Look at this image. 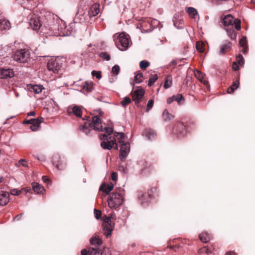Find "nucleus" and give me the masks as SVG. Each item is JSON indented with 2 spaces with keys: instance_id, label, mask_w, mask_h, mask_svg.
<instances>
[{
  "instance_id": "obj_1",
  "label": "nucleus",
  "mask_w": 255,
  "mask_h": 255,
  "mask_svg": "<svg viewBox=\"0 0 255 255\" xmlns=\"http://www.w3.org/2000/svg\"><path fill=\"white\" fill-rule=\"evenodd\" d=\"M52 20H47L46 23H42L40 17L33 14L30 19L29 24L33 30L38 31L40 28L44 32H46L49 35L55 34L51 31L56 30L57 24H51Z\"/></svg>"
},
{
  "instance_id": "obj_2",
  "label": "nucleus",
  "mask_w": 255,
  "mask_h": 255,
  "mask_svg": "<svg viewBox=\"0 0 255 255\" xmlns=\"http://www.w3.org/2000/svg\"><path fill=\"white\" fill-rule=\"evenodd\" d=\"M104 130L106 134H101L100 138L102 140L101 142V147L104 149L110 150L113 147L115 150H118V145L116 142V139L114 137L110 136V134L113 132L112 127H106Z\"/></svg>"
},
{
  "instance_id": "obj_3",
  "label": "nucleus",
  "mask_w": 255,
  "mask_h": 255,
  "mask_svg": "<svg viewBox=\"0 0 255 255\" xmlns=\"http://www.w3.org/2000/svg\"><path fill=\"white\" fill-rule=\"evenodd\" d=\"M91 129L101 131L103 130L102 126L101 120L98 116H94L92 118V121L89 120L85 122L82 126V130L83 132L87 135L90 133Z\"/></svg>"
},
{
  "instance_id": "obj_4",
  "label": "nucleus",
  "mask_w": 255,
  "mask_h": 255,
  "mask_svg": "<svg viewBox=\"0 0 255 255\" xmlns=\"http://www.w3.org/2000/svg\"><path fill=\"white\" fill-rule=\"evenodd\" d=\"M124 192L119 189L112 193L108 198V204L111 209H117L119 207L124 201Z\"/></svg>"
},
{
  "instance_id": "obj_5",
  "label": "nucleus",
  "mask_w": 255,
  "mask_h": 255,
  "mask_svg": "<svg viewBox=\"0 0 255 255\" xmlns=\"http://www.w3.org/2000/svg\"><path fill=\"white\" fill-rule=\"evenodd\" d=\"M30 50L27 48L20 49L14 52L12 58L13 60L19 63H28L30 60Z\"/></svg>"
},
{
  "instance_id": "obj_6",
  "label": "nucleus",
  "mask_w": 255,
  "mask_h": 255,
  "mask_svg": "<svg viewBox=\"0 0 255 255\" xmlns=\"http://www.w3.org/2000/svg\"><path fill=\"white\" fill-rule=\"evenodd\" d=\"M114 40L119 50L123 51L128 49L129 45V41L125 33H120L116 38V35H114Z\"/></svg>"
},
{
  "instance_id": "obj_7",
  "label": "nucleus",
  "mask_w": 255,
  "mask_h": 255,
  "mask_svg": "<svg viewBox=\"0 0 255 255\" xmlns=\"http://www.w3.org/2000/svg\"><path fill=\"white\" fill-rule=\"evenodd\" d=\"M223 21L225 26H227V27H232L234 26L233 25L235 24V27L236 30H240L241 28L240 20L238 18L234 19L231 14H228L225 16L223 19Z\"/></svg>"
},
{
  "instance_id": "obj_8",
  "label": "nucleus",
  "mask_w": 255,
  "mask_h": 255,
  "mask_svg": "<svg viewBox=\"0 0 255 255\" xmlns=\"http://www.w3.org/2000/svg\"><path fill=\"white\" fill-rule=\"evenodd\" d=\"M53 164L59 170H63L66 167V160L64 157H61L58 155H55L52 158Z\"/></svg>"
},
{
  "instance_id": "obj_9",
  "label": "nucleus",
  "mask_w": 255,
  "mask_h": 255,
  "mask_svg": "<svg viewBox=\"0 0 255 255\" xmlns=\"http://www.w3.org/2000/svg\"><path fill=\"white\" fill-rule=\"evenodd\" d=\"M42 122L43 118L39 117L37 119H32L28 120H25L23 122V123L30 125V129L32 131H36L39 128L40 124Z\"/></svg>"
},
{
  "instance_id": "obj_10",
  "label": "nucleus",
  "mask_w": 255,
  "mask_h": 255,
  "mask_svg": "<svg viewBox=\"0 0 255 255\" xmlns=\"http://www.w3.org/2000/svg\"><path fill=\"white\" fill-rule=\"evenodd\" d=\"M130 151V144L128 142L121 144L120 150V158L122 161H124L128 155Z\"/></svg>"
},
{
  "instance_id": "obj_11",
  "label": "nucleus",
  "mask_w": 255,
  "mask_h": 255,
  "mask_svg": "<svg viewBox=\"0 0 255 255\" xmlns=\"http://www.w3.org/2000/svg\"><path fill=\"white\" fill-rule=\"evenodd\" d=\"M144 94V90L141 88L134 91L132 94V99L136 105H137L142 100Z\"/></svg>"
},
{
  "instance_id": "obj_12",
  "label": "nucleus",
  "mask_w": 255,
  "mask_h": 255,
  "mask_svg": "<svg viewBox=\"0 0 255 255\" xmlns=\"http://www.w3.org/2000/svg\"><path fill=\"white\" fill-rule=\"evenodd\" d=\"M9 193L4 191H0V205L5 206L9 202Z\"/></svg>"
},
{
  "instance_id": "obj_13",
  "label": "nucleus",
  "mask_w": 255,
  "mask_h": 255,
  "mask_svg": "<svg viewBox=\"0 0 255 255\" xmlns=\"http://www.w3.org/2000/svg\"><path fill=\"white\" fill-rule=\"evenodd\" d=\"M14 76V72L12 69H3L0 71V78H11Z\"/></svg>"
},
{
  "instance_id": "obj_14",
  "label": "nucleus",
  "mask_w": 255,
  "mask_h": 255,
  "mask_svg": "<svg viewBox=\"0 0 255 255\" xmlns=\"http://www.w3.org/2000/svg\"><path fill=\"white\" fill-rule=\"evenodd\" d=\"M232 47V43L228 41H225L221 46L219 54L224 55L229 51Z\"/></svg>"
},
{
  "instance_id": "obj_15",
  "label": "nucleus",
  "mask_w": 255,
  "mask_h": 255,
  "mask_svg": "<svg viewBox=\"0 0 255 255\" xmlns=\"http://www.w3.org/2000/svg\"><path fill=\"white\" fill-rule=\"evenodd\" d=\"M100 12V4L94 3L91 5L88 12L89 15L93 17L97 15Z\"/></svg>"
},
{
  "instance_id": "obj_16",
  "label": "nucleus",
  "mask_w": 255,
  "mask_h": 255,
  "mask_svg": "<svg viewBox=\"0 0 255 255\" xmlns=\"http://www.w3.org/2000/svg\"><path fill=\"white\" fill-rule=\"evenodd\" d=\"M47 68L49 71L56 73L59 67L58 63L55 60H50L47 63Z\"/></svg>"
},
{
  "instance_id": "obj_17",
  "label": "nucleus",
  "mask_w": 255,
  "mask_h": 255,
  "mask_svg": "<svg viewBox=\"0 0 255 255\" xmlns=\"http://www.w3.org/2000/svg\"><path fill=\"white\" fill-rule=\"evenodd\" d=\"M113 188L114 185L112 183L108 184L107 185L105 183H103L100 186V190L104 192L106 194H109L113 189Z\"/></svg>"
},
{
  "instance_id": "obj_18",
  "label": "nucleus",
  "mask_w": 255,
  "mask_h": 255,
  "mask_svg": "<svg viewBox=\"0 0 255 255\" xmlns=\"http://www.w3.org/2000/svg\"><path fill=\"white\" fill-rule=\"evenodd\" d=\"M10 27V23L8 20L0 17V31L9 29Z\"/></svg>"
},
{
  "instance_id": "obj_19",
  "label": "nucleus",
  "mask_w": 255,
  "mask_h": 255,
  "mask_svg": "<svg viewBox=\"0 0 255 255\" xmlns=\"http://www.w3.org/2000/svg\"><path fill=\"white\" fill-rule=\"evenodd\" d=\"M104 234L107 237H109L111 235V232L113 230L114 226L111 224H103Z\"/></svg>"
},
{
  "instance_id": "obj_20",
  "label": "nucleus",
  "mask_w": 255,
  "mask_h": 255,
  "mask_svg": "<svg viewBox=\"0 0 255 255\" xmlns=\"http://www.w3.org/2000/svg\"><path fill=\"white\" fill-rule=\"evenodd\" d=\"M235 29V27L234 26L232 27H229L226 28L227 34L232 40H236L237 37V33Z\"/></svg>"
},
{
  "instance_id": "obj_21",
  "label": "nucleus",
  "mask_w": 255,
  "mask_h": 255,
  "mask_svg": "<svg viewBox=\"0 0 255 255\" xmlns=\"http://www.w3.org/2000/svg\"><path fill=\"white\" fill-rule=\"evenodd\" d=\"M32 186L33 191L37 194H43L45 192L44 187L37 183H33Z\"/></svg>"
},
{
  "instance_id": "obj_22",
  "label": "nucleus",
  "mask_w": 255,
  "mask_h": 255,
  "mask_svg": "<svg viewBox=\"0 0 255 255\" xmlns=\"http://www.w3.org/2000/svg\"><path fill=\"white\" fill-rule=\"evenodd\" d=\"M239 44L241 47H242V51L244 54H245L247 52V41L246 37H242L240 41Z\"/></svg>"
},
{
  "instance_id": "obj_23",
  "label": "nucleus",
  "mask_w": 255,
  "mask_h": 255,
  "mask_svg": "<svg viewBox=\"0 0 255 255\" xmlns=\"http://www.w3.org/2000/svg\"><path fill=\"white\" fill-rule=\"evenodd\" d=\"M114 137H116L118 142L121 144L126 143L124 141L125 134L123 132H115L114 133Z\"/></svg>"
},
{
  "instance_id": "obj_24",
  "label": "nucleus",
  "mask_w": 255,
  "mask_h": 255,
  "mask_svg": "<svg viewBox=\"0 0 255 255\" xmlns=\"http://www.w3.org/2000/svg\"><path fill=\"white\" fill-rule=\"evenodd\" d=\"M148 139L153 138L156 135V132L151 129H146L143 133Z\"/></svg>"
},
{
  "instance_id": "obj_25",
  "label": "nucleus",
  "mask_w": 255,
  "mask_h": 255,
  "mask_svg": "<svg viewBox=\"0 0 255 255\" xmlns=\"http://www.w3.org/2000/svg\"><path fill=\"white\" fill-rule=\"evenodd\" d=\"M195 76L202 82L205 85H207L208 84V82L204 79V75L199 70H196L194 72Z\"/></svg>"
},
{
  "instance_id": "obj_26",
  "label": "nucleus",
  "mask_w": 255,
  "mask_h": 255,
  "mask_svg": "<svg viewBox=\"0 0 255 255\" xmlns=\"http://www.w3.org/2000/svg\"><path fill=\"white\" fill-rule=\"evenodd\" d=\"M199 237L201 241L204 243L209 241L211 239L210 235L206 232L200 234Z\"/></svg>"
},
{
  "instance_id": "obj_27",
  "label": "nucleus",
  "mask_w": 255,
  "mask_h": 255,
  "mask_svg": "<svg viewBox=\"0 0 255 255\" xmlns=\"http://www.w3.org/2000/svg\"><path fill=\"white\" fill-rule=\"evenodd\" d=\"M186 9V11L190 17L191 18H195V15L197 14V10L192 7H187Z\"/></svg>"
},
{
  "instance_id": "obj_28",
  "label": "nucleus",
  "mask_w": 255,
  "mask_h": 255,
  "mask_svg": "<svg viewBox=\"0 0 255 255\" xmlns=\"http://www.w3.org/2000/svg\"><path fill=\"white\" fill-rule=\"evenodd\" d=\"M172 84V78L171 75H168L166 77V79L165 80L164 84V88L165 89H168L170 88Z\"/></svg>"
},
{
  "instance_id": "obj_29",
  "label": "nucleus",
  "mask_w": 255,
  "mask_h": 255,
  "mask_svg": "<svg viewBox=\"0 0 255 255\" xmlns=\"http://www.w3.org/2000/svg\"><path fill=\"white\" fill-rule=\"evenodd\" d=\"M239 81L238 80L236 81L233 84V85L228 88L227 89V92L229 94H231L234 92V91L237 89L239 86Z\"/></svg>"
},
{
  "instance_id": "obj_30",
  "label": "nucleus",
  "mask_w": 255,
  "mask_h": 255,
  "mask_svg": "<svg viewBox=\"0 0 255 255\" xmlns=\"http://www.w3.org/2000/svg\"><path fill=\"white\" fill-rule=\"evenodd\" d=\"M173 97L174 101L177 102L179 105H181L184 103V99L182 95L177 94L176 95H174Z\"/></svg>"
},
{
  "instance_id": "obj_31",
  "label": "nucleus",
  "mask_w": 255,
  "mask_h": 255,
  "mask_svg": "<svg viewBox=\"0 0 255 255\" xmlns=\"http://www.w3.org/2000/svg\"><path fill=\"white\" fill-rule=\"evenodd\" d=\"M162 117L165 121H168L173 118V116L170 114L167 110H165L162 114Z\"/></svg>"
},
{
  "instance_id": "obj_32",
  "label": "nucleus",
  "mask_w": 255,
  "mask_h": 255,
  "mask_svg": "<svg viewBox=\"0 0 255 255\" xmlns=\"http://www.w3.org/2000/svg\"><path fill=\"white\" fill-rule=\"evenodd\" d=\"M72 111L74 114L77 117H81L82 116V111L81 108L77 106H75L73 107L72 109Z\"/></svg>"
},
{
  "instance_id": "obj_33",
  "label": "nucleus",
  "mask_w": 255,
  "mask_h": 255,
  "mask_svg": "<svg viewBox=\"0 0 255 255\" xmlns=\"http://www.w3.org/2000/svg\"><path fill=\"white\" fill-rule=\"evenodd\" d=\"M205 44L203 42L198 41L196 43V49L200 53L203 52L204 51V47Z\"/></svg>"
},
{
  "instance_id": "obj_34",
  "label": "nucleus",
  "mask_w": 255,
  "mask_h": 255,
  "mask_svg": "<svg viewBox=\"0 0 255 255\" xmlns=\"http://www.w3.org/2000/svg\"><path fill=\"white\" fill-rule=\"evenodd\" d=\"M88 254L90 255H102L98 249L90 248L88 250Z\"/></svg>"
},
{
  "instance_id": "obj_35",
  "label": "nucleus",
  "mask_w": 255,
  "mask_h": 255,
  "mask_svg": "<svg viewBox=\"0 0 255 255\" xmlns=\"http://www.w3.org/2000/svg\"><path fill=\"white\" fill-rule=\"evenodd\" d=\"M90 243L93 245H100L102 244V241L99 238L94 237L90 240Z\"/></svg>"
},
{
  "instance_id": "obj_36",
  "label": "nucleus",
  "mask_w": 255,
  "mask_h": 255,
  "mask_svg": "<svg viewBox=\"0 0 255 255\" xmlns=\"http://www.w3.org/2000/svg\"><path fill=\"white\" fill-rule=\"evenodd\" d=\"M149 65V62L146 60L141 61L139 63V67L142 70H145Z\"/></svg>"
},
{
  "instance_id": "obj_37",
  "label": "nucleus",
  "mask_w": 255,
  "mask_h": 255,
  "mask_svg": "<svg viewBox=\"0 0 255 255\" xmlns=\"http://www.w3.org/2000/svg\"><path fill=\"white\" fill-rule=\"evenodd\" d=\"M158 79V76L156 74L152 75L149 79L148 85L151 86Z\"/></svg>"
},
{
  "instance_id": "obj_38",
  "label": "nucleus",
  "mask_w": 255,
  "mask_h": 255,
  "mask_svg": "<svg viewBox=\"0 0 255 255\" xmlns=\"http://www.w3.org/2000/svg\"><path fill=\"white\" fill-rule=\"evenodd\" d=\"M93 87L92 83L85 82L83 85V89L86 90L87 92L91 91Z\"/></svg>"
},
{
  "instance_id": "obj_39",
  "label": "nucleus",
  "mask_w": 255,
  "mask_h": 255,
  "mask_svg": "<svg viewBox=\"0 0 255 255\" xmlns=\"http://www.w3.org/2000/svg\"><path fill=\"white\" fill-rule=\"evenodd\" d=\"M131 102L130 99L128 97H126L121 102V104L123 107H126L127 105L129 104Z\"/></svg>"
},
{
  "instance_id": "obj_40",
  "label": "nucleus",
  "mask_w": 255,
  "mask_h": 255,
  "mask_svg": "<svg viewBox=\"0 0 255 255\" xmlns=\"http://www.w3.org/2000/svg\"><path fill=\"white\" fill-rule=\"evenodd\" d=\"M143 74L141 73H138L134 77L136 83H140L142 81Z\"/></svg>"
},
{
  "instance_id": "obj_41",
  "label": "nucleus",
  "mask_w": 255,
  "mask_h": 255,
  "mask_svg": "<svg viewBox=\"0 0 255 255\" xmlns=\"http://www.w3.org/2000/svg\"><path fill=\"white\" fill-rule=\"evenodd\" d=\"M33 91L36 93H40L43 89L42 86L40 85H34L32 87Z\"/></svg>"
},
{
  "instance_id": "obj_42",
  "label": "nucleus",
  "mask_w": 255,
  "mask_h": 255,
  "mask_svg": "<svg viewBox=\"0 0 255 255\" xmlns=\"http://www.w3.org/2000/svg\"><path fill=\"white\" fill-rule=\"evenodd\" d=\"M92 75L93 76L96 77V78L98 79H100L102 77L101 75V72L100 71H92Z\"/></svg>"
},
{
  "instance_id": "obj_43",
  "label": "nucleus",
  "mask_w": 255,
  "mask_h": 255,
  "mask_svg": "<svg viewBox=\"0 0 255 255\" xmlns=\"http://www.w3.org/2000/svg\"><path fill=\"white\" fill-rule=\"evenodd\" d=\"M21 165L22 166H27V161L24 159H21L18 161V163L16 164V166L18 167L19 165Z\"/></svg>"
},
{
  "instance_id": "obj_44",
  "label": "nucleus",
  "mask_w": 255,
  "mask_h": 255,
  "mask_svg": "<svg viewBox=\"0 0 255 255\" xmlns=\"http://www.w3.org/2000/svg\"><path fill=\"white\" fill-rule=\"evenodd\" d=\"M120 71V67L118 65H115L112 68V72L113 74H114L116 75H117L119 74Z\"/></svg>"
},
{
  "instance_id": "obj_45",
  "label": "nucleus",
  "mask_w": 255,
  "mask_h": 255,
  "mask_svg": "<svg viewBox=\"0 0 255 255\" xmlns=\"http://www.w3.org/2000/svg\"><path fill=\"white\" fill-rule=\"evenodd\" d=\"M100 57L109 61L110 60V56L106 52H102L100 54Z\"/></svg>"
},
{
  "instance_id": "obj_46",
  "label": "nucleus",
  "mask_w": 255,
  "mask_h": 255,
  "mask_svg": "<svg viewBox=\"0 0 255 255\" xmlns=\"http://www.w3.org/2000/svg\"><path fill=\"white\" fill-rule=\"evenodd\" d=\"M154 101L152 99L149 100L147 104L146 112H148L153 107Z\"/></svg>"
},
{
  "instance_id": "obj_47",
  "label": "nucleus",
  "mask_w": 255,
  "mask_h": 255,
  "mask_svg": "<svg viewBox=\"0 0 255 255\" xmlns=\"http://www.w3.org/2000/svg\"><path fill=\"white\" fill-rule=\"evenodd\" d=\"M237 60L238 61V63H237L238 64H239V65H240L241 66L244 65V58L242 55H239L237 57Z\"/></svg>"
},
{
  "instance_id": "obj_48",
  "label": "nucleus",
  "mask_w": 255,
  "mask_h": 255,
  "mask_svg": "<svg viewBox=\"0 0 255 255\" xmlns=\"http://www.w3.org/2000/svg\"><path fill=\"white\" fill-rule=\"evenodd\" d=\"M21 192V190H18L15 189H12L10 191V194L12 195L17 196L20 194Z\"/></svg>"
},
{
  "instance_id": "obj_49",
  "label": "nucleus",
  "mask_w": 255,
  "mask_h": 255,
  "mask_svg": "<svg viewBox=\"0 0 255 255\" xmlns=\"http://www.w3.org/2000/svg\"><path fill=\"white\" fill-rule=\"evenodd\" d=\"M94 214L95 215V217L96 219H99L101 218L102 215V213L100 211L94 209Z\"/></svg>"
},
{
  "instance_id": "obj_50",
  "label": "nucleus",
  "mask_w": 255,
  "mask_h": 255,
  "mask_svg": "<svg viewBox=\"0 0 255 255\" xmlns=\"http://www.w3.org/2000/svg\"><path fill=\"white\" fill-rule=\"evenodd\" d=\"M9 46H6L4 47H2V49L1 50H0V55H1L2 56H6V54H4L3 53V51H5L6 50L8 51L9 50Z\"/></svg>"
},
{
  "instance_id": "obj_51",
  "label": "nucleus",
  "mask_w": 255,
  "mask_h": 255,
  "mask_svg": "<svg viewBox=\"0 0 255 255\" xmlns=\"http://www.w3.org/2000/svg\"><path fill=\"white\" fill-rule=\"evenodd\" d=\"M232 68L235 71H237L239 69L238 64L236 62H234L232 65Z\"/></svg>"
},
{
  "instance_id": "obj_52",
  "label": "nucleus",
  "mask_w": 255,
  "mask_h": 255,
  "mask_svg": "<svg viewBox=\"0 0 255 255\" xmlns=\"http://www.w3.org/2000/svg\"><path fill=\"white\" fill-rule=\"evenodd\" d=\"M112 179L116 181L118 179V174L116 172H113L111 176Z\"/></svg>"
},
{
  "instance_id": "obj_53",
  "label": "nucleus",
  "mask_w": 255,
  "mask_h": 255,
  "mask_svg": "<svg viewBox=\"0 0 255 255\" xmlns=\"http://www.w3.org/2000/svg\"><path fill=\"white\" fill-rule=\"evenodd\" d=\"M104 223L103 224H110L111 222V217H105L104 219Z\"/></svg>"
},
{
  "instance_id": "obj_54",
  "label": "nucleus",
  "mask_w": 255,
  "mask_h": 255,
  "mask_svg": "<svg viewBox=\"0 0 255 255\" xmlns=\"http://www.w3.org/2000/svg\"><path fill=\"white\" fill-rule=\"evenodd\" d=\"M173 101H174L173 96L171 97H169L167 100V103L169 104L172 103Z\"/></svg>"
},
{
  "instance_id": "obj_55",
  "label": "nucleus",
  "mask_w": 255,
  "mask_h": 255,
  "mask_svg": "<svg viewBox=\"0 0 255 255\" xmlns=\"http://www.w3.org/2000/svg\"><path fill=\"white\" fill-rule=\"evenodd\" d=\"M42 180L44 182H48L49 181V179L45 176H43L42 177Z\"/></svg>"
},
{
  "instance_id": "obj_56",
  "label": "nucleus",
  "mask_w": 255,
  "mask_h": 255,
  "mask_svg": "<svg viewBox=\"0 0 255 255\" xmlns=\"http://www.w3.org/2000/svg\"><path fill=\"white\" fill-rule=\"evenodd\" d=\"M21 217H22V214H19V215H17L16 216H15V218H14V219L15 220H17V221H19L21 219Z\"/></svg>"
},
{
  "instance_id": "obj_57",
  "label": "nucleus",
  "mask_w": 255,
  "mask_h": 255,
  "mask_svg": "<svg viewBox=\"0 0 255 255\" xmlns=\"http://www.w3.org/2000/svg\"><path fill=\"white\" fill-rule=\"evenodd\" d=\"M35 114V112L34 111H31L30 112H29L27 114V116H33Z\"/></svg>"
},
{
  "instance_id": "obj_58",
  "label": "nucleus",
  "mask_w": 255,
  "mask_h": 255,
  "mask_svg": "<svg viewBox=\"0 0 255 255\" xmlns=\"http://www.w3.org/2000/svg\"><path fill=\"white\" fill-rule=\"evenodd\" d=\"M87 254H88V252H87L86 250H83L81 251V254L82 255H87Z\"/></svg>"
},
{
  "instance_id": "obj_59",
  "label": "nucleus",
  "mask_w": 255,
  "mask_h": 255,
  "mask_svg": "<svg viewBox=\"0 0 255 255\" xmlns=\"http://www.w3.org/2000/svg\"><path fill=\"white\" fill-rule=\"evenodd\" d=\"M225 255H236V254L234 252H229L227 253Z\"/></svg>"
},
{
  "instance_id": "obj_60",
  "label": "nucleus",
  "mask_w": 255,
  "mask_h": 255,
  "mask_svg": "<svg viewBox=\"0 0 255 255\" xmlns=\"http://www.w3.org/2000/svg\"><path fill=\"white\" fill-rule=\"evenodd\" d=\"M203 252H205V253H206V254H209V253H210V252L209 251L208 249H207V248H204V249H203Z\"/></svg>"
},
{
  "instance_id": "obj_61",
  "label": "nucleus",
  "mask_w": 255,
  "mask_h": 255,
  "mask_svg": "<svg viewBox=\"0 0 255 255\" xmlns=\"http://www.w3.org/2000/svg\"><path fill=\"white\" fill-rule=\"evenodd\" d=\"M22 190L25 191L26 192H28L30 190V189L28 188H23Z\"/></svg>"
},
{
  "instance_id": "obj_62",
  "label": "nucleus",
  "mask_w": 255,
  "mask_h": 255,
  "mask_svg": "<svg viewBox=\"0 0 255 255\" xmlns=\"http://www.w3.org/2000/svg\"><path fill=\"white\" fill-rule=\"evenodd\" d=\"M173 22H174V25L175 26L177 27L178 28H182V26H176V22L173 20Z\"/></svg>"
},
{
  "instance_id": "obj_63",
  "label": "nucleus",
  "mask_w": 255,
  "mask_h": 255,
  "mask_svg": "<svg viewBox=\"0 0 255 255\" xmlns=\"http://www.w3.org/2000/svg\"><path fill=\"white\" fill-rule=\"evenodd\" d=\"M178 126L180 128H184V126L183 125H182V124H178Z\"/></svg>"
},
{
  "instance_id": "obj_64",
  "label": "nucleus",
  "mask_w": 255,
  "mask_h": 255,
  "mask_svg": "<svg viewBox=\"0 0 255 255\" xmlns=\"http://www.w3.org/2000/svg\"><path fill=\"white\" fill-rule=\"evenodd\" d=\"M3 178L2 176L0 177V183H1L3 181Z\"/></svg>"
}]
</instances>
